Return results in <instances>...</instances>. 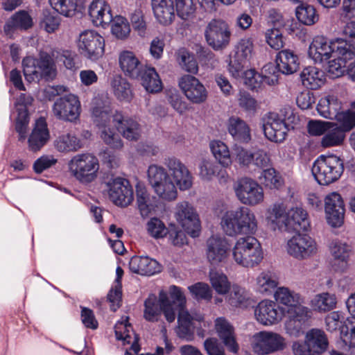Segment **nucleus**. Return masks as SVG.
Listing matches in <instances>:
<instances>
[{"label":"nucleus","instance_id":"1","mask_svg":"<svg viewBox=\"0 0 355 355\" xmlns=\"http://www.w3.org/2000/svg\"><path fill=\"white\" fill-rule=\"evenodd\" d=\"M221 227L229 236L254 234L258 222L255 214L246 207L226 211L221 218Z\"/></svg>","mask_w":355,"mask_h":355},{"label":"nucleus","instance_id":"2","mask_svg":"<svg viewBox=\"0 0 355 355\" xmlns=\"http://www.w3.org/2000/svg\"><path fill=\"white\" fill-rule=\"evenodd\" d=\"M276 302L288 307L287 330L299 331L309 317V309L303 306L304 298L286 287H279L274 293Z\"/></svg>","mask_w":355,"mask_h":355},{"label":"nucleus","instance_id":"3","mask_svg":"<svg viewBox=\"0 0 355 355\" xmlns=\"http://www.w3.org/2000/svg\"><path fill=\"white\" fill-rule=\"evenodd\" d=\"M334 54L340 55L345 58H353L355 48L343 39L329 41L323 36L315 37L309 46V55L315 62L328 61Z\"/></svg>","mask_w":355,"mask_h":355},{"label":"nucleus","instance_id":"4","mask_svg":"<svg viewBox=\"0 0 355 355\" xmlns=\"http://www.w3.org/2000/svg\"><path fill=\"white\" fill-rule=\"evenodd\" d=\"M55 58L46 52L40 53L38 59L26 57L23 59L24 74L28 82L39 81L41 78L53 80L57 75Z\"/></svg>","mask_w":355,"mask_h":355},{"label":"nucleus","instance_id":"5","mask_svg":"<svg viewBox=\"0 0 355 355\" xmlns=\"http://www.w3.org/2000/svg\"><path fill=\"white\" fill-rule=\"evenodd\" d=\"M235 262L245 268L257 266L263 259L260 243L254 236H248L239 239L232 248Z\"/></svg>","mask_w":355,"mask_h":355},{"label":"nucleus","instance_id":"6","mask_svg":"<svg viewBox=\"0 0 355 355\" xmlns=\"http://www.w3.org/2000/svg\"><path fill=\"white\" fill-rule=\"evenodd\" d=\"M312 174L320 185H328L340 178L344 171L343 160L338 156L321 155L313 163Z\"/></svg>","mask_w":355,"mask_h":355},{"label":"nucleus","instance_id":"7","mask_svg":"<svg viewBox=\"0 0 355 355\" xmlns=\"http://www.w3.org/2000/svg\"><path fill=\"white\" fill-rule=\"evenodd\" d=\"M71 175L80 182L89 184L94 181L98 175L99 162L98 158L91 153L74 155L69 162Z\"/></svg>","mask_w":355,"mask_h":355},{"label":"nucleus","instance_id":"8","mask_svg":"<svg viewBox=\"0 0 355 355\" xmlns=\"http://www.w3.org/2000/svg\"><path fill=\"white\" fill-rule=\"evenodd\" d=\"M232 33L228 24L221 19H212L205 30L207 43L215 51L225 49L230 44Z\"/></svg>","mask_w":355,"mask_h":355},{"label":"nucleus","instance_id":"9","mask_svg":"<svg viewBox=\"0 0 355 355\" xmlns=\"http://www.w3.org/2000/svg\"><path fill=\"white\" fill-rule=\"evenodd\" d=\"M78 47L82 55L97 60L104 54L105 40L96 31L87 30L80 34Z\"/></svg>","mask_w":355,"mask_h":355},{"label":"nucleus","instance_id":"10","mask_svg":"<svg viewBox=\"0 0 355 355\" xmlns=\"http://www.w3.org/2000/svg\"><path fill=\"white\" fill-rule=\"evenodd\" d=\"M80 102L77 96L69 94L58 98L52 107L53 115L59 120L74 122L80 114Z\"/></svg>","mask_w":355,"mask_h":355},{"label":"nucleus","instance_id":"11","mask_svg":"<svg viewBox=\"0 0 355 355\" xmlns=\"http://www.w3.org/2000/svg\"><path fill=\"white\" fill-rule=\"evenodd\" d=\"M234 191L239 201L244 205L254 206L263 200V188L249 178L239 180L234 186Z\"/></svg>","mask_w":355,"mask_h":355},{"label":"nucleus","instance_id":"12","mask_svg":"<svg viewBox=\"0 0 355 355\" xmlns=\"http://www.w3.org/2000/svg\"><path fill=\"white\" fill-rule=\"evenodd\" d=\"M253 49V40L250 37L241 39L235 46L228 69L233 77L238 78L243 74L245 65L252 57Z\"/></svg>","mask_w":355,"mask_h":355},{"label":"nucleus","instance_id":"13","mask_svg":"<svg viewBox=\"0 0 355 355\" xmlns=\"http://www.w3.org/2000/svg\"><path fill=\"white\" fill-rule=\"evenodd\" d=\"M263 130L268 139L281 143L285 140L289 128L285 116L277 112H268L263 117Z\"/></svg>","mask_w":355,"mask_h":355},{"label":"nucleus","instance_id":"14","mask_svg":"<svg viewBox=\"0 0 355 355\" xmlns=\"http://www.w3.org/2000/svg\"><path fill=\"white\" fill-rule=\"evenodd\" d=\"M286 346L285 339L281 335L266 331L256 334L252 344L253 351L261 355L283 350Z\"/></svg>","mask_w":355,"mask_h":355},{"label":"nucleus","instance_id":"15","mask_svg":"<svg viewBox=\"0 0 355 355\" xmlns=\"http://www.w3.org/2000/svg\"><path fill=\"white\" fill-rule=\"evenodd\" d=\"M286 250L293 257L302 260L317 253V244L314 239L307 234H298L287 242Z\"/></svg>","mask_w":355,"mask_h":355},{"label":"nucleus","instance_id":"16","mask_svg":"<svg viewBox=\"0 0 355 355\" xmlns=\"http://www.w3.org/2000/svg\"><path fill=\"white\" fill-rule=\"evenodd\" d=\"M284 314V309L276 302L270 300L261 301L254 310L257 320L266 326L277 324L282 320Z\"/></svg>","mask_w":355,"mask_h":355},{"label":"nucleus","instance_id":"17","mask_svg":"<svg viewBox=\"0 0 355 355\" xmlns=\"http://www.w3.org/2000/svg\"><path fill=\"white\" fill-rule=\"evenodd\" d=\"M176 218L184 230L191 237L199 236L200 223L193 207L187 202H182L177 205Z\"/></svg>","mask_w":355,"mask_h":355},{"label":"nucleus","instance_id":"18","mask_svg":"<svg viewBox=\"0 0 355 355\" xmlns=\"http://www.w3.org/2000/svg\"><path fill=\"white\" fill-rule=\"evenodd\" d=\"M110 200L116 205L125 207L133 200V190L128 180L116 178L107 182Z\"/></svg>","mask_w":355,"mask_h":355},{"label":"nucleus","instance_id":"19","mask_svg":"<svg viewBox=\"0 0 355 355\" xmlns=\"http://www.w3.org/2000/svg\"><path fill=\"white\" fill-rule=\"evenodd\" d=\"M324 210L327 223L334 227H340L344 221L345 208L341 196L333 192L325 197Z\"/></svg>","mask_w":355,"mask_h":355},{"label":"nucleus","instance_id":"20","mask_svg":"<svg viewBox=\"0 0 355 355\" xmlns=\"http://www.w3.org/2000/svg\"><path fill=\"white\" fill-rule=\"evenodd\" d=\"M178 84L185 96L193 103L200 104L207 100V91L196 77L184 75L180 78Z\"/></svg>","mask_w":355,"mask_h":355},{"label":"nucleus","instance_id":"21","mask_svg":"<svg viewBox=\"0 0 355 355\" xmlns=\"http://www.w3.org/2000/svg\"><path fill=\"white\" fill-rule=\"evenodd\" d=\"M207 256L211 264L218 265L227 260L230 245L225 238L212 236L207 240Z\"/></svg>","mask_w":355,"mask_h":355},{"label":"nucleus","instance_id":"22","mask_svg":"<svg viewBox=\"0 0 355 355\" xmlns=\"http://www.w3.org/2000/svg\"><path fill=\"white\" fill-rule=\"evenodd\" d=\"M165 164L180 190L185 191L191 187L192 175L187 167L180 160L171 157L166 160Z\"/></svg>","mask_w":355,"mask_h":355},{"label":"nucleus","instance_id":"23","mask_svg":"<svg viewBox=\"0 0 355 355\" xmlns=\"http://www.w3.org/2000/svg\"><path fill=\"white\" fill-rule=\"evenodd\" d=\"M113 121L117 130L124 138L130 141H137L141 133L140 124L134 119L124 117L121 113L116 112L113 116Z\"/></svg>","mask_w":355,"mask_h":355},{"label":"nucleus","instance_id":"24","mask_svg":"<svg viewBox=\"0 0 355 355\" xmlns=\"http://www.w3.org/2000/svg\"><path fill=\"white\" fill-rule=\"evenodd\" d=\"M89 15L96 26L105 27L113 19L110 6L105 0H94L89 8Z\"/></svg>","mask_w":355,"mask_h":355},{"label":"nucleus","instance_id":"25","mask_svg":"<svg viewBox=\"0 0 355 355\" xmlns=\"http://www.w3.org/2000/svg\"><path fill=\"white\" fill-rule=\"evenodd\" d=\"M112 108L108 99L96 97L92 101V117L94 123L99 128L109 125Z\"/></svg>","mask_w":355,"mask_h":355},{"label":"nucleus","instance_id":"26","mask_svg":"<svg viewBox=\"0 0 355 355\" xmlns=\"http://www.w3.org/2000/svg\"><path fill=\"white\" fill-rule=\"evenodd\" d=\"M50 139L47 123L44 118H40L35 122L34 128L30 135L28 143V148L33 152L39 151Z\"/></svg>","mask_w":355,"mask_h":355},{"label":"nucleus","instance_id":"27","mask_svg":"<svg viewBox=\"0 0 355 355\" xmlns=\"http://www.w3.org/2000/svg\"><path fill=\"white\" fill-rule=\"evenodd\" d=\"M130 270L141 275H153L161 271V266L153 259L144 256H134L129 262Z\"/></svg>","mask_w":355,"mask_h":355},{"label":"nucleus","instance_id":"28","mask_svg":"<svg viewBox=\"0 0 355 355\" xmlns=\"http://www.w3.org/2000/svg\"><path fill=\"white\" fill-rule=\"evenodd\" d=\"M266 221L273 230L287 231L286 207L282 202L275 203L267 210Z\"/></svg>","mask_w":355,"mask_h":355},{"label":"nucleus","instance_id":"29","mask_svg":"<svg viewBox=\"0 0 355 355\" xmlns=\"http://www.w3.org/2000/svg\"><path fill=\"white\" fill-rule=\"evenodd\" d=\"M119 64L126 76L139 79L145 68L138 58L131 51H123L119 55Z\"/></svg>","mask_w":355,"mask_h":355},{"label":"nucleus","instance_id":"30","mask_svg":"<svg viewBox=\"0 0 355 355\" xmlns=\"http://www.w3.org/2000/svg\"><path fill=\"white\" fill-rule=\"evenodd\" d=\"M215 326L219 338L227 349L232 353H237L239 345L236 341L232 326L223 318L216 319Z\"/></svg>","mask_w":355,"mask_h":355},{"label":"nucleus","instance_id":"31","mask_svg":"<svg viewBox=\"0 0 355 355\" xmlns=\"http://www.w3.org/2000/svg\"><path fill=\"white\" fill-rule=\"evenodd\" d=\"M276 65L279 72L289 75L297 71L300 65L299 58L293 51H280L276 56Z\"/></svg>","mask_w":355,"mask_h":355},{"label":"nucleus","instance_id":"32","mask_svg":"<svg viewBox=\"0 0 355 355\" xmlns=\"http://www.w3.org/2000/svg\"><path fill=\"white\" fill-rule=\"evenodd\" d=\"M227 128L234 140L241 143H248L251 140L250 128L241 118L231 116L227 121Z\"/></svg>","mask_w":355,"mask_h":355},{"label":"nucleus","instance_id":"33","mask_svg":"<svg viewBox=\"0 0 355 355\" xmlns=\"http://www.w3.org/2000/svg\"><path fill=\"white\" fill-rule=\"evenodd\" d=\"M310 225L307 212L301 207L291 209L287 213V231H307Z\"/></svg>","mask_w":355,"mask_h":355},{"label":"nucleus","instance_id":"34","mask_svg":"<svg viewBox=\"0 0 355 355\" xmlns=\"http://www.w3.org/2000/svg\"><path fill=\"white\" fill-rule=\"evenodd\" d=\"M54 147L60 153L76 152L83 148V142L74 133L65 132L60 135L54 140Z\"/></svg>","mask_w":355,"mask_h":355},{"label":"nucleus","instance_id":"35","mask_svg":"<svg viewBox=\"0 0 355 355\" xmlns=\"http://www.w3.org/2000/svg\"><path fill=\"white\" fill-rule=\"evenodd\" d=\"M193 318L189 313L180 308L178 316V327L175 329L178 336L187 341L192 340L193 338L195 327L193 323Z\"/></svg>","mask_w":355,"mask_h":355},{"label":"nucleus","instance_id":"36","mask_svg":"<svg viewBox=\"0 0 355 355\" xmlns=\"http://www.w3.org/2000/svg\"><path fill=\"white\" fill-rule=\"evenodd\" d=\"M301 80L304 87L310 89H317L324 84L325 74L322 70L315 67H307L300 74Z\"/></svg>","mask_w":355,"mask_h":355},{"label":"nucleus","instance_id":"37","mask_svg":"<svg viewBox=\"0 0 355 355\" xmlns=\"http://www.w3.org/2000/svg\"><path fill=\"white\" fill-rule=\"evenodd\" d=\"M341 108V103L337 97L331 95L320 98L317 105L319 114L329 119H335Z\"/></svg>","mask_w":355,"mask_h":355},{"label":"nucleus","instance_id":"38","mask_svg":"<svg viewBox=\"0 0 355 355\" xmlns=\"http://www.w3.org/2000/svg\"><path fill=\"white\" fill-rule=\"evenodd\" d=\"M346 137V133L338 126L336 122H331L328 125L321 139V146L329 148L338 146L343 144Z\"/></svg>","mask_w":355,"mask_h":355},{"label":"nucleus","instance_id":"39","mask_svg":"<svg viewBox=\"0 0 355 355\" xmlns=\"http://www.w3.org/2000/svg\"><path fill=\"white\" fill-rule=\"evenodd\" d=\"M199 175L204 180H211L215 176H218L220 182H226L228 179L227 172L210 160L203 159L199 165Z\"/></svg>","mask_w":355,"mask_h":355},{"label":"nucleus","instance_id":"40","mask_svg":"<svg viewBox=\"0 0 355 355\" xmlns=\"http://www.w3.org/2000/svg\"><path fill=\"white\" fill-rule=\"evenodd\" d=\"M278 284V276L269 270L261 272L256 279V288L262 294H272L277 288Z\"/></svg>","mask_w":355,"mask_h":355},{"label":"nucleus","instance_id":"41","mask_svg":"<svg viewBox=\"0 0 355 355\" xmlns=\"http://www.w3.org/2000/svg\"><path fill=\"white\" fill-rule=\"evenodd\" d=\"M142 86L149 93H157L162 90V83L155 68L145 67L139 78Z\"/></svg>","mask_w":355,"mask_h":355},{"label":"nucleus","instance_id":"42","mask_svg":"<svg viewBox=\"0 0 355 355\" xmlns=\"http://www.w3.org/2000/svg\"><path fill=\"white\" fill-rule=\"evenodd\" d=\"M33 19L26 10L15 13L4 26V31L9 34L14 29L27 30L32 27Z\"/></svg>","mask_w":355,"mask_h":355},{"label":"nucleus","instance_id":"43","mask_svg":"<svg viewBox=\"0 0 355 355\" xmlns=\"http://www.w3.org/2000/svg\"><path fill=\"white\" fill-rule=\"evenodd\" d=\"M114 96L119 101H130L132 92L130 83L121 76H114L110 83Z\"/></svg>","mask_w":355,"mask_h":355},{"label":"nucleus","instance_id":"44","mask_svg":"<svg viewBox=\"0 0 355 355\" xmlns=\"http://www.w3.org/2000/svg\"><path fill=\"white\" fill-rule=\"evenodd\" d=\"M211 153L218 162L225 168L232 164V158L227 146L220 140H214L209 143Z\"/></svg>","mask_w":355,"mask_h":355},{"label":"nucleus","instance_id":"45","mask_svg":"<svg viewBox=\"0 0 355 355\" xmlns=\"http://www.w3.org/2000/svg\"><path fill=\"white\" fill-rule=\"evenodd\" d=\"M297 20L306 26H312L319 20V14L313 6L302 3L295 9Z\"/></svg>","mask_w":355,"mask_h":355},{"label":"nucleus","instance_id":"46","mask_svg":"<svg viewBox=\"0 0 355 355\" xmlns=\"http://www.w3.org/2000/svg\"><path fill=\"white\" fill-rule=\"evenodd\" d=\"M162 307L159 298L150 294L144 301V318L149 322H156L161 315Z\"/></svg>","mask_w":355,"mask_h":355},{"label":"nucleus","instance_id":"47","mask_svg":"<svg viewBox=\"0 0 355 355\" xmlns=\"http://www.w3.org/2000/svg\"><path fill=\"white\" fill-rule=\"evenodd\" d=\"M155 16L163 25H169L175 18L173 1L159 5H152Z\"/></svg>","mask_w":355,"mask_h":355},{"label":"nucleus","instance_id":"48","mask_svg":"<svg viewBox=\"0 0 355 355\" xmlns=\"http://www.w3.org/2000/svg\"><path fill=\"white\" fill-rule=\"evenodd\" d=\"M306 341L317 355L324 351L328 345L324 333L319 329H312L308 332Z\"/></svg>","mask_w":355,"mask_h":355},{"label":"nucleus","instance_id":"49","mask_svg":"<svg viewBox=\"0 0 355 355\" xmlns=\"http://www.w3.org/2000/svg\"><path fill=\"white\" fill-rule=\"evenodd\" d=\"M336 304V298L334 295L329 293H322L316 295L311 300V306L315 311L326 312L333 309Z\"/></svg>","mask_w":355,"mask_h":355},{"label":"nucleus","instance_id":"50","mask_svg":"<svg viewBox=\"0 0 355 355\" xmlns=\"http://www.w3.org/2000/svg\"><path fill=\"white\" fill-rule=\"evenodd\" d=\"M209 280L213 288L218 294L225 295L230 290V282L222 272L211 270Z\"/></svg>","mask_w":355,"mask_h":355},{"label":"nucleus","instance_id":"51","mask_svg":"<svg viewBox=\"0 0 355 355\" xmlns=\"http://www.w3.org/2000/svg\"><path fill=\"white\" fill-rule=\"evenodd\" d=\"M153 189L160 198L166 200H173L178 195L176 187L170 177Z\"/></svg>","mask_w":355,"mask_h":355},{"label":"nucleus","instance_id":"52","mask_svg":"<svg viewBox=\"0 0 355 355\" xmlns=\"http://www.w3.org/2000/svg\"><path fill=\"white\" fill-rule=\"evenodd\" d=\"M148 234L154 239L164 238L169 233V227H166L164 222L158 218H151L146 224Z\"/></svg>","mask_w":355,"mask_h":355},{"label":"nucleus","instance_id":"53","mask_svg":"<svg viewBox=\"0 0 355 355\" xmlns=\"http://www.w3.org/2000/svg\"><path fill=\"white\" fill-rule=\"evenodd\" d=\"M111 27L112 33L118 39L127 38L130 32V28L128 20L122 16L113 17Z\"/></svg>","mask_w":355,"mask_h":355},{"label":"nucleus","instance_id":"54","mask_svg":"<svg viewBox=\"0 0 355 355\" xmlns=\"http://www.w3.org/2000/svg\"><path fill=\"white\" fill-rule=\"evenodd\" d=\"M52 56L56 61L62 62L67 69H75V59L76 54L75 52L68 49H52Z\"/></svg>","mask_w":355,"mask_h":355},{"label":"nucleus","instance_id":"55","mask_svg":"<svg viewBox=\"0 0 355 355\" xmlns=\"http://www.w3.org/2000/svg\"><path fill=\"white\" fill-rule=\"evenodd\" d=\"M114 331L116 339L122 340L123 345L130 344L132 336L135 335L127 320L117 322L114 326Z\"/></svg>","mask_w":355,"mask_h":355},{"label":"nucleus","instance_id":"56","mask_svg":"<svg viewBox=\"0 0 355 355\" xmlns=\"http://www.w3.org/2000/svg\"><path fill=\"white\" fill-rule=\"evenodd\" d=\"M178 62L183 69L196 74L198 71V65L194 55L185 49L178 52Z\"/></svg>","mask_w":355,"mask_h":355},{"label":"nucleus","instance_id":"57","mask_svg":"<svg viewBox=\"0 0 355 355\" xmlns=\"http://www.w3.org/2000/svg\"><path fill=\"white\" fill-rule=\"evenodd\" d=\"M260 180L266 187L270 189L279 188L282 184L279 174L274 168L270 166L263 170Z\"/></svg>","mask_w":355,"mask_h":355},{"label":"nucleus","instance_id":"58","mask_svg":"<svg viewBox=\"0 0 355 355\" xmlns=\"http://www.w3.org/2000/svg\"><path fill=\"white\" fill-rule=\"evenodd\" d=\"M51 6L60 14L70 17L76 10V0H49Z\"/></svg>","mask_w":355,"mask_h":355},{"label":"nucleus","instance_id":"59","mask_svg":"<svg viewBox=\"0 0 355 355\" xmlns=\"http://www.w3.org/2000/svg\"><path fill=\"white\" fill-rule=\"evenodd\" d=\"M331 58L334 59L328 62L327 71L332 78L339 77L344 72L347 61L352 58H345L338 54H334Z\"/></svg>","mask_w":355,"mask_h":355},{"label":"nucleus","instance_id":"60","mask_svg":"<svg viewBox=\"0 0 355 355\" xmlns=\"http://www.w3.org/2000/svg\"><path fill=\"white\" fill-rule=\"evenodd\" d=\"M100 130L101 137L107 145L112 148H121L123 146L122 141L114 129L107 125Z\"/></svg>","mask_w":355,"mask_h":355},{"label":"nucleus","instance_id":"61","mask_svg":"<svg viewBox=\"0 0 355 355\" xmlns=\"http://www.w3.org/2000/svg\"><path fill=\"white\" fill-rule=\"evenodd\" d=\"M100 130L101 137L107 145L112 148H121L123 146L122 141L114 129L107 125Z\"/></svg>","mask_w":355,"mask_h":355},{"label":"nucleus","instance_id":"62","mask_svg":"<svg viewBox=\"0 0 355 355\" xmlns=\"http://www.w3.org/2000/svg\"><path fill=\"white\" fill-rule=\"evenodd\" d=\"M338 126L346 133L355 127V111L347 110L340 112L335 118Z\"/></svg>","mask_w":355,"mask_h":355},{"label":"nucleus","instance_id":"63","mask_svg":"<svg viewBox=\"0 0 355 355\" xmlns=\"http://www.w3.org/2000/svg\"><path fill=\"white\" fill-rule=\"evenodd\" d=\"M330 251L335 259L346 262L349 257L351 247L340 241H334L330 245Z\"/></svg>","mask_w":355,"mask_h":355},{"label":"nucleus","instance_id":"64","mask_svg":"<svg viewBox=\"0 0 355 355\" xmlns=\"http://www.w3.org/2000/svg\"><path fill=\"white\" fill-rule=\"evenodd\" d=\"M148 178L151 186L154 188L157 184L169 178L166 170L162 166L152 164L148 169Z\"/></svg>","mask_w":355,"mask_h":355}]
</instances>
